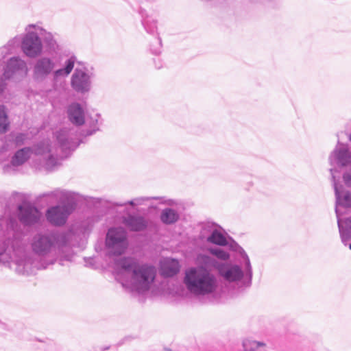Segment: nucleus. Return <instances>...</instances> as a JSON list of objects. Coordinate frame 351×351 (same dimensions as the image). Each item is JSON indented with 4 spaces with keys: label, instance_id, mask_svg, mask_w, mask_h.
<instances>
[{
    "label": "nucleus",
    "instance_id": "nucleus-1",
    "mask_svg": "<svg viewBox=\"0 0 351 351\" xmlns=\"http://www.w3.org/2000/svg\"><path fill=\"white\" fill-rule=\"evenodd\" d=\"M73 236L74 233L72 230L38 232L32 236L29 241L32 254L27 252L21 241V246L25 252L42 266L39 268H33L29 273L21 274L29 275L32 274L35 269H45L47 265H53L58 256L57 250L60 252L64 247L69 245Z\"/></svg>",
    "mask_w": 351,
    "mask_h": 351
},
{
    "label": "nucleus",
    "instance_id": "nucleus-2",
    "mask_svg": "<svg viewBox=\"0 0 351 351\" xmlns=\"http://www.w3.org/2000/svg\"><path fill=\"white\" fill-rule=\"evenodd\" d=\"M114 264L116 280L130 292L141 294L148 291L156 277L157 270L154 265H140L133 257L118 258Z\"/></svg>",
    "mask_w": 351,
    "mask_h": 351
},
{
    "label": "nucleus",
    "instance_id": "nucleus-3",
    "mask_svg": "<svg viewBox=\"0 0 351 351\" xmlns=\"http://www.w3.org/2000/svg\"><path fill=\"white\" fill-rule=\"evenodd\" d=\"M183 284L187 291L197 298L213 295L219 286L217 276L202 267H190L185 269Z\"/></svg>",
    "mask_w": 351,
    "mask_h": 351
},
{
    "label": "nucleus",
    "instance_id": "nucleus-4",
    "mask_svg": "<svg viewBox=\"0 0 351 351\" xmlns=\"http://www.w3.org/2000/svg\"><path fill=\"white\" fill-rule=\"evenodd\" d=\"M100 114L95 113L88 114L85 117V123L88 128L77 134L76 129L73 128H64L56 133L59 146L65 156L74 151L81 143H83L81 136H89L99 130Z\"/></svg>",
    "mask_w": 351,
    "mask_h": 351
},
{
    "label": "nucleus",
    "instance_id": "nucleus-5",
    "mask_svg": "<svg viewBox=\"0 0 351 351\" xmlns=\"http://www.w3.org/2000/svg\"><path fill=\"white\" fill-rule=\"evenodd\" d=\"M76 62V56H71L64 62L62 68L55 69L56 64L54 60L48 56L38 58L34 64L32 77L36 82H45L50 75L53 81L58 82L61 78L68 77L74 69Z\"/></svg>",
    "mask_w": 351,
    "mask_h": 351
},
{
    "label": "nucleus",
    "instance_id": "nucleus-6",
    "mask_svg": "<svg viewBox=\"0 0 351 351\" xmlns=\"http://www.w3.org/2000/svg\"><path fill=\"white\" fill-rule=\"evenodd\" d=\"M27 66L25 60L18 56L4 58L0 61V94L5 90L7 80L27 74Z\"/></svg>",
    "mask_w": 351,
    "mask_h": 351
},
{
    "label": "nucleus",
    "instance_id": "nucleus-7",
    "mask_svg": "<svg viewBox=\"0 0 351 351\" xmlns=\"http://www.w3.org/2000/svg\"><path fill=\"white\" fill-rule=\"evenodd\" d=\"M77 64L71 77V86L74 91L80 94L89 93L93 86V80L95 77L94 69L88 66L85 62L78 61Z\"/></svg>",
    "mask_w": 351,
    "mask_h": 351
},
{
    "label": "nucleus",
    "instance_id": "nucleus-8",
    "mask_svg": "<svg viewBox=\"0 0 351 351\" xmlns=\"http://www.w3.org/2000/svg\"><path fill=\"white\" fill-rule=\"evenodd\" d=\"M35 27H36V25H28L25 27V34L21 39V51L29 58L38 57L43 50L41 38Z\"/></svg>",
    "mask_w": 351,
    "mask_h": 351
},
{
    "label": "nucleus",
    "instance_id": "nucleus-9",
    "mask_svg": "<svg viewBox=\"0 0 351 351\" xmlns=\"http://www.w3.org/2000/svg\"><path fill=\"white\" fill-rule=\"evenodd\" d=\"M75 202H69L62 205L51 206L46 211V219L53 226H63L66 223L69 216L75 210Z\"/></svg>",
    "mask_w": 351,
    "mask_h": 351
},
{
    "label": "nucleus",
    "instance_id": "nucleus-10",
    "mask_svg": "<svg viewBox=\"0 0 351 351\" xmlns=\"http://www.w3.org/2000/svg\"><path fill=\"white\" fill-rule=\"evenodd\" d=\"M106 244L113 250L114 254H123L128 245L125 232L120 228H110L106 234Z\"/></svg>",
    "mask_w": 351,
    "mask_h": 351
},
{
    "label": "nucleus",
    "instance_id": "nucleus-11",
    "mask_svg": "<svg viewBox=\"0 0 351 351\" xmlns=\"http://www.w3.org/2000/svg\"><path fill=\"white\" fill-rule=\"evenodd\" d=\"M219 275L229 282H235L241 280L245 278V285L247 287L248 280L246 278L245 265H236L229 263H221L218 271Z\"/></svg>",
    "mask_w": 351,
    "mask_h": 351
},
{
    "label": "nucleus",
    "instance_id": "nucleus-12",
    "mask_svg": "<svg viewBox=\"0 0 351 351\" xmlns=\"http://www.w3.org/2000/svg\"><path fill=\"white\" fill-rule=\"evenodd\" d=\"M330 171L335 195V213L337 217L339 218L341 215L339 209L340 207L344 208H351V192L346 190L343 186L337 184L334 175V171H335L334 169L331 168Z\"/></svg>",
    "mask_w": 351,
    "mask_h": 351
},
{
    "label": "nucleus",
    "instance_id": "nucleus-13",
    "mask_svg": "<svg viewBox=\"0 0 351 351\" xmlns=\"http://www.w3.org/2000/svg\"><path fill=\"white\" fill-rule=\"evenodd\" d=\"M329 162L331 165H337L340 167L351 166V152L342 145L337 147L329 156Z\"/></svg>",
    "mask_w": 351,
    "mask_h": 351
},
{
    "label": "nucleus",
    "instance_id": "nucleus-14",
    "mask_svg": "<svg viewBox=\"0 0 351 351\" xmlns=\"http://www.w3.org/2000/svg\"><path fill=\"white\" fill-rule=\"evenodd\" d=\"M227 245L228 246L230 250L237 252L240 256L239 263L241 265H245L246 278L248 280V285L252 284L253 271L249 256H247L245 250L243 249V247H241L234 240H232L230 242L228 241Z\"/></svg>",
    "mask_w": 351,
    "mask_h": 351
},
{
    "label": "nucleus",
    "instance_id": "nucleus-15",
    "mask_svg": "<svg viewBox=\"0 0 351 351\" xmlns=\"http://www.w3.org/2000/svg\"><path fill=\"white\" fill-rule=\"evenodd\" d=\"M33 150L31 147H25L17 150L12 156L10 164L3 166V172L10 173L12 167H17L25 163L32 155Z\"/></svg>",
    "mask_w": 351,
    "mask_h": 351
},
{
    "label": "nucleus",
    "instance_id": "nucleus-16",
    "mask_svg": "<svg viewBox=\"0 0 351 351\" xmlns=\"http://www.w3.org/2000/svg\"><path fill=\"white\" fill-rule=\"evenodd\" d=\"M69 121L75 126H81L85 123V112L82 105L77 102L69 104L66 109Z\"/></svg>",
    "mask_w": 351,
    "mask_h": 351
},
{
    "label": "nucleus",
    "instance_id": "nucleus-17",
    "mask_svg": "<svg viewBox=\"0 0 351 351\" xmlns=\"http://www.w3.org/2000/svg\"><path fill=\"white\" fill-rule=\"evenodd\" d=\"M123 223L130 231L133 232L143 231L148 226V221L144 217L131 214L123 218Z\"/></svg>",
    "mask_w": 351,
    "mask_h": 351
},
{
    "label": "nucleus",
    "instance_id": "nucleus-18",
    "mask_svg": "<svg viewBox=\"0 0 351 351\" xmlns=\"http://www.w3.org/2000/svg\"><path fill=\"white\" fill-rule=\"evenodd\" d=\"M337 225L341 241L344 245H348V242L351 241V217L341 220L339 217Z\"/></svg>",
    "mask_w": 351,
    "mask_h": 351
},
{
    "label": "nucleus",
    "instance_id": "nucleus-19",
    "mask_svg": "<svg viewBox=\"0 0 351 351\" xmlns=\"http://www.w3.org/2000/svg\"><path fill=\"white\" fill-rule=\"evenodd\" d=\"M35 29L38 32L39 36L41 38V40H43L47 47L53 51H56L59 49L58 45L57 43V40L55 38L54 36L52 33L47 32L43 27L36 25Z\"/></svg>",
    "mask_w": 351,
    "mask_h": 351
},
{
    "label": "nucleus",
    "instance_id": "nucleus-20",
    "mask_svg": "<svg viewBox=\"0 0 351 351\" xmlns=\"http://www.w3.org/2000/svg\"><path fill=\"white\" fill-rule=\"evenodd\" d=\"M196 261L198 264L197 267H204L205 269L214 268L219 271L221 263L218 262L215 258L204 254H199L197 255Z\"/></svg>",
    "mask_w": 351,
    "mask_h": 351
},
{
    "label": "nucleus",
    "instance_id": "nucleus-21",
    "mask_svg": "<svg viewBox=\"0 0 351 351\" xmlns=\"http://www.w3.org/2000/svg\"><path fill=\"white\" fill-rule=\"evenodd\" d=\"M179 262L176 259L166 260L161 266V274L165 277H173L180 271Z\"/></svg>",
    "mask_w": 351,
    "mask_h": 351
},
{
    "label": "nucleus",
    "instance_id": "nucleus-22",
    "mask_svg": "<svg viewBox=\"0 0 351 351\" xmlns=\"http://www.w3.org/2000/svg\"><path fill=\"white\" fill-rule=\"evenodd\" d=\"M160 219L165 225H172L178 221L180 214L173 208H165L160 213Z\"/></svg>",
    "mask_w": 351,
    "mask_h": 351
},
{
    "label": "nucleus",
    "instance_id": "nucleus-23",
    "mask_svg": "<svg viewBox=\"0 0 351 351\" xmlns=\"http://www.w3.org/2000/svg\"><path fill=\"white\" fill-rule=\"evenodd\" d=\"M163 197H138L132 200L125 202H116L114 205L117 206H124L125 205H130L132 206H136L145 204V203L151 199L161 200Z\"/></svg>",
    "mask_w": 351,
    "mask_h": 351
},
{
    "label": "nucleus",
    "instance_id": "nucleus-24",
    "mask_svg": "<svg viewBox=\"0 0 351 351\" xmlns=\"http://www.w3.org/2000/svg\"><path fill=\"white\" fill-rule=\"evenodd\" d=\"M207 241L209 243L220 246H226L228 245V241L226 238L217 229L211 231L210 236H208L207 238Z\"/></svg>",
    "mask_w": 351,
    "mask_h": 351
},
{
    "label": "nucleus",
    "instance_id": "nucleus-25",
    "mask_svg": "<svg viewBox=\"0 0 351 351\" xmlns=\"http://www.w3.org/2000/svg\"><path fill=\"white\" fill-rule=\"evenodd\" d=\"M142 17V24L145 31L150 34H154L157 32L156 20L148 16H144L143 13Z\"/></svg>",
    "mask_w": 351,
    "mask_h": 351
},
{
    "label": "nucleus",
    "instance_id": "nucleus-26",
    "mask_svg": "<svg viewBox=\"0 0 351 351\" xmlns=\"http://www.w3.org/2000/svg\"><path fill=\"white\" fill-rule=\"evenodd\" d=\"M74 193L64 189H56V201L66 204L69 202H73Z\"/></svg>",
    "mask_w": 351,
    "mask_h": 351
},
{
    "label": "nucleus",
    "instance_id": "nucleus-27",
    "mask_svg": "<svg viewBox=\"0 0 351 351\" xmlns=\"http://www.w3.org/2000/svg\"><path fill=\"white\" fill-rule=\"evenodd\" d=\"M10 126L8 111L5 106H0V133H5Z\"/></svg>",
    "mask_w": 351,
    "mask_h": 351
},
{
    "label": "nucleus",
    "instance_id": "nucleus-28",
    "mask_svg": "<svg viewBox=\"0 0 351 351\" xmlns=\"http://www.w3.org/2000/svg\"><path fill=\"white\" fill-rule=\"evenodd\" d=\"M266 344L263 341H257L250 339H245L243 341L244 351H256L258 348L265 347Z\"/></svg>",
    "mask_w": 351,
    "mask_h": 351
},
{
    "label": "nucleus",
    "instance_id": "nucleus-29",
    "mask_svg": "<svg viewBox=\"0 0 351 351\" xmlns=\"http://www.w3.org/2000/svg\"><path fill=\"white\" fill-rule=\"evenodd\" d=\"M51 149L50 143L48 141H44L40 142L36 145L35 147V154L40 155V156H47L51 154Z\"/></svg>",
    "mask_w": 351,
    "mask_h": 351
},
{
    "label": "nucleus",
    "instance_id": "nucleus-30",
    "mask_svg": "<svg viewBox=\"0 0 351 351\" xmlns=\"http://www.w3.org/2000/svg\"><path fill=\"white\" fill-rule=\"evenodd\" d=\"M8 138L9 141H13L16 146H21L25 143L27 135L21 132H12L8 136Z\"/></svg>",
    "mask_w": 351,
    "mask_h": 351
},
{
    "label": "nucleus",
    "instance_id": "nucleus-31",
    "mask_svg": "<svg viewBox=\"0 0 351 351\" xmlns=\"http://www.w3.org/2000/svg\"><path fill=\"white\" fill-rule=\"evenodd\" d=\"M57 163L56 158L51 153L44 157L43 165L47 170L52 169Z\"/></svg>",
    "mask_w": 351,
    "mask_h": 351
},
{
    "label": "nucleus",
    "instance_id": "nucleus-32",
    "mask_svg": "<svg viewBox=\"0 0 351 351\" xmlns=\"http://www.w3.org/2000/svg\"><path fill=\"white\" fill-rule=\"evenodd\" d=\"M210 252L217 258L222 261H227L230 258V254L225 250L220 248H210Z\"/></svg>",
    "mask_w": 351,
    "mask_h": 351
},
{
    "label": "nucleus",
    "instance_id": "nucleus-33",
    "mask_svg": "<svg viewBox=\"0 0 351 351\" xmlns=\"http://www.w3.org/2000/svg\"><path fill=\"white\" fill-rule=\"evenodd\" d=\"M161 47H162V40L160 38L158 37L156 39V46L151 47V51L153 54L158 55L161 51Z\"/></svg>",
    "mask_w": 351,
    "mask_h": 351
},
{
    "label": "nucleus",
    "instance_id": "nucleus-34",
    "mask_svg": "<svg viewBox=\"0 0 351 351\" xmlns=\"http://www.w3.org/2000/svg\"><path fill=\"white\" fill-rule=\"evenodd\" d=\"M343 179L345 184L351 187V166L349 167V169L347 170L343 175Z\"/></svg>",
    "mask_w": 351,
    "mask_h": 351
},
{
    "label": "nucleus",
    "instance_id": "nucleus-35",
    "mask_svg": "<svg viewBox=\"0 0 351 351\" xmlns=\"http://www.w3.org/2000/svg\"><path fill=\"white\" fill-rule=\"evenodd\" d=\"M40 197H50L55 200L56 197V189H55L52 191L44 193L41 194Z\"/></svg>",
    "mask_w": 351,
    "mask_h": 351
},
{
    "label": "nucleus",
    "instance_id": "nucleus-36",
    "mask_svg": "<svg viewBox=\"0 0 351 351\" xmlns=\"http://www.w3.org/2000/svg\"><path fill=\"white\" fill-rule=\"evenodd\" d=\"M214 226V223H205L203 225V230H206V229H210V228H212L213 226Z\"/></svg>",
    "mask_w": 351,
    "mask_h": 351
},
{
    "label": "nucleus",
    "instance_id": "nucleus-37",
    "mask_svg": "<svg viewBox=\"0 0 351 351\" xmlns=\"http://www.w3.org/2000/svg\"><path fill=\"white\" fill-rule=\"evenodd\" d=\"M162 203L167 204L168 205H171L173 204V200L169 199V200H167V201L162 202Z\"/></svg>",
    "mask_w": 351,
    "mask_h": 351
},
{
    "label": "nucleus",
    "instance_id": "nucleus-38",
    "mask_svg": "<svg viewBox=\"0 0 351 351\" xmlns=\"http://www.w3.org/2000/svg\"><path fill=\"white\" fill-rule=\"evenodd\" d=\"M165 351H173L172 350L169 349V348H166L165 349Z\"/></svg>",
    "mask_w": 351,
    "mask_h": 351
},
{
    "label": "nucleus",
    "instance_id": "nucleus-39",
    "mask_svg": "<svg viewBox=\"0 0 351 351\" xmlns=\"http://www.w3.org/2000/svg\"><path fill=\"white\" fill-rule=\"evenodd\" d=\"M348 245L349 246V249L351 250V243L350 244L348 243Z\"/></svg>",
    "mask_w": 351,
    "mask_h": 351
},
{
    "label": "nucleus",
    "instance_id": "nucleus-40",
    "mask_svg": "<svg viewBox=\"0 0 351 351\" xmlns=\"http://www.w3.org/2000/svg\"><path fill=\"white\" fill-rule=\"evenodd\" d=\"M349 140H350V141L351 142V134H350V136H349Z\"/></svg>",
    "mask_w": 351,
    "mask_h": 351
}]
</instances>
